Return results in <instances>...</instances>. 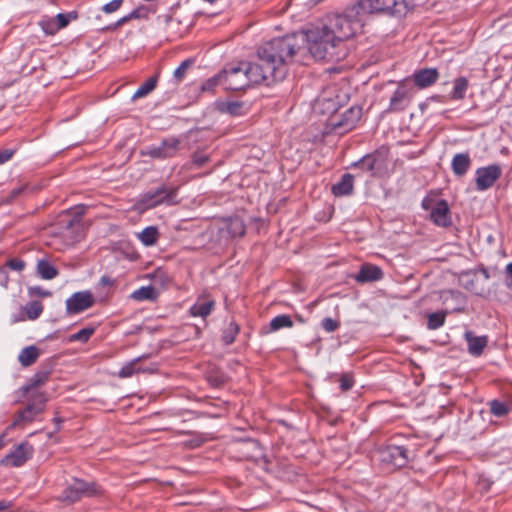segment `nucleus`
<instances>
[{"mask_svg":"<svg viewBox=\"0 0 512 512\" xmlns=\"http://www.w3.org/2000/svg\"><path fill=\"white\" fill-rule=\"evenodd\" d=\"M355 166L375 175L382 167V160L376 155H366L359 162L355 163Z\"/></svg>","mask_w":512,"mask_h":512,"instance_id":"aec40b11","label":"nucleus"},{"mask_svg":"<svg viewBox=\"0 0 512 512\" xmlns=\"http://www.w3.org/2000/svg\"><path fill=\"white\" fill-rule=\"evenodd\" d=\"M294 38L272 39L257 50L255 62H238L227 65L222 71L223 87L238 91L252 84L272 86L287 76L286 62L296 47Z\"/></svg>","mask_w":512,"mask_h":512,"instance_id":"f257e3e1","label":"nucleus"},{"mask_svg":"<svg viewBox=\"0 0 512 512\" xmlns=\"http://www.w3.org/2000/svg\"><path fill=\"white\" fill-rule=\"evenodd\" d=\"M193 61L191 59L184 60L174 71L173 77L177 83L181 82L187 70L191 67Z\"/></svg>","mask_w":512,"mask_h":512,"instance_id":"473e14b6","label":"nucleus"},{"mask_svg":"<svg viewBox=\"0 0 512 512\" xmlns=\"http://www.w3.org/2000/svg\"><path fill=\"white\" fill-rule=\"evenodd\" d=\"M439 77V73L435 68H424L416 71L413 78L414 87L417 86L420 89H425L433 85Z\"/></svg>","mask_w":512,"mask_h":512,"instance_id":"4468645a","label":"nucleus"},{"mask_svg":"<svg viewBox=\"0 0 512 512\" xmlns=\"http://www.w3.org/2000/svg\"><path fill=\"white\" fill-rule=\"evenodd\" d=\"M94 297L90 291H80L72 294L66 300V310L69 314H76L90 308Z\"/></svg>","mask_w":512,"mask_h":512,"instance_id":"9b49d317","label":"nucleus"},{"mask_svg":"<svg viewBox=\"0 0 512 512\" xmlns=\"http://www.w3.org/2000/svg\"><path fill=\"white\" fill-rule=\"evenodd\" d=\"M506 273H507V276L512 280V263H509L506 266Z\"/></svg>","mask_w":512,"mask_h":512,"instance_id":"603ef678","label":"nucleus"},{"mask_svg":"<svg viewBox=\"0 0 512 512\" xmlns=\"http://www.w3.org/2000/svg\"><path fill=\"white\" fill-rule=\"evenodd\" d=\"M469 88V81L466 77L460 76L454 79L453 81V89L449 93V98L451 100H463L466 96V92Z\"/></svg>","mask_w":512,"mask_h":512,"instance_id":"4be33fe9","label":"nucleus"},{"mask_svg":"<svg viewBox=\"0 0 512 512\" xmlns=\"http://www.w3.org/2000/svg\"><path fill=\"white\" fill-rule=\"evenodd\" d=\"M30 294L40 296V297H49L51 296V292L49 290L43 289L42 287L35 286L30 287Z\"/></svg>","mask_w":512,"mask_h":512,"instance_id":"49530a36","label":"nucleus"},{"mask_svg":"<svg viewBox=\"0 0 512 512\" xmlns=\"http://www.w3.org/2000/svg\"><path fill=\"white\" fill-rule=\"evenodd\" d=\"M39 357V349L32 345L25 347L21 350V352L18 355V360L21 363L22 366L28 367L36 362V360Z\"/></svg>","mask_w":512,"mask_h":512,"instance_id":"b1692460","label":"nucleus"},{"mask_svg":"<svg viewBox=\"0 0 512 512\" xmlns=\"http://www.w3.org/2000/svg\"><path fill=\"white\" fill-rule=\"evenodd\" d=\"M328 110H330L331 112L335 111L336 110V103L332 100H328V107H327Z\"/></svg>","mask_w":512,"mask_h":512,"instance_id":"3c124183","label":"nucleus"},{"mask_svg":"<svg viewBox=\"0 0 512 512\" xmlns=\"http://www.w3.org/2000/svg\"><path fill=\"white\" fill-rule=\"evenodd\" d=\"M218 85L223 86V77H222L221 72L219 74L207 79L202 84L201 90H202V92H213L215 87H217Z\"/></svg>","mask_w":512,"mask_h":512,"instance_id":"2f4dec72","label":"nucleus"},{"mask_svg":"<svg viewBox=\"0 0 512 512\" xmlns=\"http://www.w3.org/2000/svg\"><path fill=\"white\" fill-rule=\"evenodd\" d=\"M123 3V0H112L102 7V11L109 14L117 11Z\"/></svg>","mask_w":512,"mask_h":512,"instance_id":"a19ab883","label":"nucleus"},{"mask_svg":"<svg viewBox=\"0 0 512 512\" xmlns=\"http://www.w3.org/2000/svg\"><path fill=\"white\" fill-rule=\"evenodd\" d=\"M8 282V275L4 268H0V284L6 286Z\"/></svg>","mask_w":512,"mask_h":512,"instance_id":"09e8293b","label":"nucleus"},{"mask_svg":"<svg viewBox=\"0 0 512 512\" xmlns=\"http://www.w3.org/2000/svg\"><path fill=\"white\" fill-rule=\"evenodd\" d=\"M129 20H130V18H128V15H126V16H124V17H122L121 19L118 20L117 25H122V24L126 23Z\"/></svg>","mask_w":512,"mask_h":512,"instance_id":"864d4df0","label":"nucleus"},{"mask_svg":"<svg viewBox=\"0 0 512 512\" xmlns=\"http://www.w3.org/2000/svg\"><path fill=\"white\" fill-rule=\"evenodd\" d=\"M293 326V321L289 315L281 314L274 317L269 324L268 332H275L282 328H291Z\"/></svg>","mask_w":512,"mask_h":512,"instance_id":"cd10ccee","label":"nucleus"},{"mask_svg":"<svg viewBox=\"0 0 512 512\" xmlns=\"http://www.w3.org/2000/svg\"><path fill=\"white\" fill-rule=\"evenodd\" d=\"M141 17V10L140 9H135L133 10L132 12H130L128 14V18L131 19H137V18H140Z\"/></svg>","mask_w":512,"mask_h":512,"instance_id":"8fccbe9b","label":"nucleus"},{"mask_svg":"<svg viewBox=\"0 0 512 512\" xmlns=\"http://www.w3.org/2000/svg\"><path fill=\"white\" fill-rule=\"evenodd\" d=\"M33 452L34 449L31 444L22 442L1 460V464L11 467H20L32 457Z\"/></svg>","mask_w":512,"mask_h":512,"instance_id":"9d476101","label":"nucleus"},{"mask_svg":"<svg viewBox=\"0 0 512 512\" xmlns=\"http://www.w3.org/2000/svg\"><path fill=\"white\" fill-rule=\"evenodd\" d=\"M176 196L177 188L163 185L154 191L143 194L135 203L134 208L138 212H144L160 204L174 205L177 203Z\"/></svg>","mask_w":512,"mask_h":512,"instance_id":"20e7f679","label":"nucleus"},{"mask_svg":"<svg viewBox=\"0 0 512 512\" xmlns=\"http://www.w3.org/2000/svg\"><path fill=\"white\" fill-rule=\"evenodd\" d=\"M323 100H324V98L320 97V98L317 99V103L319 104Z\"/></svg>","mask_w":512,"mask_h":512,"instance_id":"13d9d810","label":"nucleus"},{"mask_svg":"<svg viewBox=\"0 0 512 512\" xmlns=\"http://www.w3.org/2000/svg\"><path fill=\"white\" fill-rule=\"evenodd\" d=\"M40 25L43 31L48 35H53L60 30L57 21H55L54 18L43 19L40 22Z\"/></svg>","mask_w":512,"mask_h":512,"instance_id":"e433bc0d","label":"nucleus"},{"mask_svg":"<svg viewBox=\"0 0 512 512\" xmlns=\"http://www.w3.org/2000/svg\"><path fill=\"white\" fill-rule=\"evenodd\" d=\"M322 327L327 332H333L339 327V323L332 318H324L322 320Z\"/></svg>","mask_w":512,"mask_h":512,"instance_id":"79ce46f5","label":"nucleus"},{"mask_svg":"<svg viewBox=\"0 0 512 512\" xmlns=\"http://www.w3.org/2000/svg\"><path fill=\"white\" fill-rule=\"evenodd\" d=\"M14 154V150L4 149L0 151V164H3L9 161Z\"/></svg>","mask_w":512,"mask_h":512,"instance_id":"de8ad7c7","label":"nucleus"},{"mask_svg":"<svg viewBox=\"0 0 512 512\" xmlns=\"http://www.w3.org/2000/svg\"><path fill=\"white\" fill-rule=\"evenodd\" d=\"M348 17L359 20L361 28L364 25V16L373 13H386L390 15H403L407 11L405 0H359L346 9Z\"/></svg>","mask_w":512,"mask_h":512,"instance_id":"7ed1b4c3","label":"nucleus"},{"mask_svg":"<svg viewBox=\"0 0 512 512\" xmlns=\"http://www.w3.org/2000/svg\"><path fill=\"white\" fill-rule=\"evenodd\" d=\"M46 399L40 395L32 403L28 404L26 408L19 413L17 418L8 427L9 429L16 428L21 422H32L37 414H39L44 407Z\"/></svg>","mask_w":512,"mask_h":512,"instance_id":"f8f14e48","label":"nucleus"},{"mask_svg":"<svg viewBox=\"0 0 512 512\" xmlns=\"http://www.w3.org/2000/svg\"><path fill=\"white\" fill-rule=\"evenodd\" d=\"M214 305V300L200 297L190 307L189 312L193 317H201L204 319L212 312Z\"/></svg>","mask_w":512,"mask_h":512,"instance_id":"a211bd4d","label":"nucleus"},{"mask_svg":"<svg viewBox=\"0 0 512 512\" xmlns=\"http://www.w3.org/2000/svg\"><path fill=\"white\" fill-rule=\"evenodd\" d=\"M23 320H25V316L15 317V318L12 320V322H13V323H16V322H18V321H23Z\"/></svg>","mask_w":512,"mask_h":512,"instance_id":"6e6d98bb","label":"nucleus"},{"mask_svg":"<svg viewBox=\"0 0 512 512\" xmlns=\"http://www.w3.org/2000/svg\"><path fill=\"white\" fill-rule=\"evenodd\" d=\"M340 388L342 391H348L350 390L353 385H354V381H353V378L351 375H348V374H344L340 377Z\"/></svg>","mask_w":512,"mask_h":512,"instance_id":"ea45409f","label":"nucleus"},{"mask_svg":"<svg viewBox=\"0 0 512 512\" xmlns=\"http://www.w3.org/2000/svg\"><path fill=\"white\" fill-rule=\"evenodd\" d=\"M361 117L362 108L358 106L351 107L343 114V120L340 125L343 126L346 130H351L361 119Z\"/></svg>","mask_w":512,"mask_h":512,"instance_id":"5701e85b","label":"nucleus"},{"mask_svg":"<svg viewBox=\"0 0 512 512\" xmlns=\"http://www.w3.org/2000/svg\"><path fill=\"white\" fill-rule=\"evenodd\" d=\"M143 357H138V358H135L133 359L132 361L126 363L118 372V376L120 378H129L131 376H133L134 374L136 373H139V372H149V373H153L155 371V369H152V368H149V369H146V368H141L138 364L139 362L141 361Z\"/></svg>","mask_w":512,"mask_h":512,"instance_id":"412c9836","label":"nucleus"},{"mask_svg":"<svg viewBox=\"0 0 512 512\" xmlns=\"http://www.w3.org/2000/svg\"><path fill=\"white\" fill-rule=\"evenodd\" d=\"M430 218L437 226L448 227L451 224V217L447 201H438L431 210Z\"/></svg>","mask_w":512,"mask_h":512,"instance_id":"ddd939ff","label":"nucleus"},{"mask_svg":"<svg viewBox=\"0 0 512 512\" xmlns=\"http://www.w3.org/2000/svg\"><path fill=\"white\" fill-rule=\"evenodd\" d=\"M221 110L230 115H239L242 110V104L239 102H228L222 105Z\"/></svg>","mask_w":512,"mask_h":512,"instance_id":"58836bf2","label":"nucleus"},{"mask_svg":"<svg viewBox=\"0 0 512 512\" xmlns=\"http://www.w3.org/2000/svg\"><path fill=\"white\" fill-rule=\"evenodd\" d=\"M137 238L145 245H154L159 238V231L155 226H148L137 234Z\"/></svg>","mask_w":512,"mask_h":512,"instance_id":"393cba45","label":"nucleus"},{"mask_svg":"<svg viewBox=\"0 0 512 512\" xmlns=\"http://www.w3.org/2000/svg\"><path fill=\"white\" fill-rule=\"evenodd\" d=\"M383 277L381 268L371 264H364L361 266L358 274L355 276V280L359 283H366L372 281H378Z\"/></svg>","mask_w":512,"mask_h":512,"instance_id":"dca6fc26","label":"nucleus"},{"mask_svg":"<svg viewBox=\"0 0 512 512\" xmlns=\"http://www.w3.org/2000/svg\"><path fill=\"white\" fill-rule=\"evenodd\" d=\"M37 272L41 278L46 280H51L58 274L57 269L45 259H41L37 262Z\"/></svg>","mask_w":512,"mask_h":512,"instance_id":"bb28decb","label":"nucleus"},{"mask_svg":"<svg viewBox=\"0 0 512 512\" xmlns=\"http://www.w3.org/2000/svg\"><path fill=\"white\" fill-rule=\"evenodd\" d=\"M377 455L380 462L395 468H402L409 461L407 450L402 446L383 447L378 450Z\"/></svg>","mask_w":512,"mask_h":512,"instance_id":"0eeeda50","label":"nucleus"},{"mask_svg":"<svg viewBox=\"0 0 512 512\" xmlns=\"http://www.w3.org/2000/svg\"><path fill=\"white\" fill-rule=\"evenodd\" d=\"M226 230L231 237L243 236L245 233V225L240 218L234 217L229 219L226 223Z\"/></svg>","mask_w":512,"mask_h":512,"instance_id":"c85d7f7f","label":"nucleus"},{"mask_svg":"<svg viewBox=\"0 0 512 512\" xmlns=\"http://www.w3.org/2000/svg\"><path fill=\"white\" fill-rule=\"evenodd\" d=\"M100 492L101 490L96 483L75 478L63 490L60 498L65 502L74 503L84 497L96 496Z\"/></svg>","mask_w":512,"mask_h":512,"instance_id":"39448f33","label":"nucleus"},{"mask_svg":"<svg viewBox=\"0 0 512 512\" xmlns=\"http://www.w3.org/2000/svg\"><path fill=\"white\" fill-rule=\"evenodd\" d=\"M501 174L502 169L498 164L478 168L475 172L477 190L485 191L489 189L501 177Z\"/></svg>","mask_w":512,"mask_h":512,"instance_id":"1a4fd4ad","label":"nucleus"},{"mask_svg":"<svg viewBox=\"0 0 512 512\" xmlns=\"http://www.w3.org/2000/svg\"><path fill=\"white\" fill-rule=\"evenodd\" d=\"M158 77L157 75L151 76L148 78L133 94L132 100H137L140 98L146 97L148 94H150L157 85Z\"/></svg>","mask_w":512,"mask_h":512,"instance_id":"a878e982","label":"nucleus"},{"mask_svg":"<svg viewBox=\"0 0 512 512\" xmlns=\"http://www.w3.org/2000/svg\"><path fill=\"white\" fill-rule=\"evenodd\" d=\"M71 18V14L64 13H59L56 17H54L55 21H57L59 29L66 27L69 24Z\"/></svg>","mask_w":512,"mask_h":512,"instance_id":"37998d69","label":"nucleus"},{"mask_svg":"<svg viewBox=\"0 0 512 512\" xmlns=\"http://www.w3.org/2000/svg\"><path fill=\"white\" fill-rule=\"evenodd\" d=\"M415 93L412 80L406 78L400 81L390 97L388 112H401L404 111L411 103Z\"/></svg>","mask_w":512,"mask_h":512,"instance_id":"423d86ee","label":"nucleus"},{"mask_svg":"<svg viewBox=\"0 0 512 512\" xmlns=\"http://www.w3.org/2000/svg\"><path fill=\"white\" fill-rule=\"evenodd\" d=\"M490 410L494 416L503 417L508 413L509 407L501 401L493 400L490 403Z\"/></svg>","mask_w":512,"mask_h":512,"instance_id":"72a5a7b5","label":"nucleus"},{"mask_svg":"<svg viewBox=\"0 0 512 512\" xmlns=\"http://www.w3.org/2000/svg\"><path fill=\"white\" fill-rule=\"evenodd\" d=\"M361 30L359 20L343 14L329 15L325 20L309 28L305 33L298 32L278 37L277 39L294 38L296 47L286 62L287 72L294 57L300 54L307 44V49L316 60H339L344 56L343 42Z\"/></svg>","mask_w":512,"mask_h":512,"instance_id":"f03ea898","label":"nucleus"},{"mask_svg":"<svg viewBox=\"0 0 512 512\" xmlns=\"http://www.w3.org/2000/svg\"><path fill=\"white\" fill-rule=\"evenodd\" d=\"M209 160V156L202 152H197L193 155V164L197 167L203 166Z\"/></svg>","mask_w":512,"mask_h":512,"instance_id":"c03bdc74","label":"nucleus"},{"mask_svg":"<svg viewBox=\"0 0 512 512\" xmlns=\"http://www.w3.org/2000/svg\"><path fill=\"white\" fill-rule=\"evenodd\" d=\"M7 266L12 270L22 271L25 267V262L20 259L13 258L7 262Z\"/></svg>","mask_w":512,"mask_h":512,"instance_id":"a18cd8bd","label":"nucleus"},{"mask_svg":"<svg viewBox=\"0 0 512 512\" xmlns=\"http://www.w3.org/2000/svg\"><path fill=\"white\" fill-rule=\"evenodd\" d=\"M181 148V141L178 138L170 137L164 139L160 145L148 147L142 152L143 155L157 159L174 157Z\"/></svg>","mask_w":512,"mask_h":512,"instance_id":"6e6552de","label":"nucleus"},{"mask_svg":"<svg viewBox=\"0 0 512 512\" xmlns=\"http://www.w3.org/2000/svg\"><path fill=\"white\" fill-rule=\"evenodd\" d=\"M471 166V158L468 153L455 154L451 161V168L456 176H463Z\"/></svg>","mask_w":512,"mask_h":512,"instance_id":"6ab92c4d","label":"nucleus"},{"mask_svg":"<svg viewBox=\"0 0 512 512\" xmlns=\"http://www.w3.org/2000/svg\"><path fill=\"white\" fill-rule=\"evenodd\" d=\"M464 337L468 344V352L473 356H480L487 346V336H476L472 331H466Z\"/></svg>","mask_w":512,"mask_h":512,"instance_id":"2eb2a0df","label":"nucleus"},{"mask_svg":"<svg viewBox=\"0 0 512 512\" xmlns=\"http://www.w3.org/2000/svg\"><path fill=\"white\" fill-rule=\"evenodd\" d=\"M95 329L92 327H86L74 333L70 336L71 341L86 342L94 334Z\"/></svg>","mask_w":512,"mask_h":512,"instance_id":"f704fd0d","label":"nucleus"},{"mask_svg":"<svg viewBox=\"0 0 512 512\" xmlns=\"http://www.w3.org/2000/svg\"><path fill=\"white\" fill-rule=\"evenodd\" d=\"M445 314L443 313H431L428 316V328L429 329H437L444 324Z\"/></svg>","mask_w":512,"mask_h":512,"instance_id":"c9c22d12","label":"nucleus"},{"mask_svg":"<svg viewBox=\"0 0 512 512\" xmlns=\"http://www.w3.org/2000/svg\"><path fill=\"white\" fill-rule=\"evenodd\" d=\"M238 333V326L231 323L229 327L223 332V341L225 344H232L235 340V336Z\"/></svg>","mask_w":512,"mask_h":512,"instance_id":"4c0bfd02","label":"nucleus"},{"mask_svg":"<svg viewBox=\"0 0 512 512\" xmlns=\"http://www.w3.org/2000/svg\"><path fill=\"white\" fill-rule=\"evenodd\" d=\"M76 221H78L76 217L73 220L69 221L67 228H70L71 226H73Z\"/></svg>","mask_w":512,"mask_h":512,"instance_id":"4d7b16f0","label":"nucleus"},{"mask_svg":"<svg viewBox=\"0 0 512 512\" xmlns=\"http://www.w3.org/2000/svg\"><path fill=\"white\" fill-rule=\"evenodd\" d=\"M6 436V433H3L2 435H0V449L4 446L5 442H4V438Z\"/></svg>","mask_w":512,"mask_h":512,"instance_id":"5fc2aeb1","label":"nucleus"},{"mask_svg":"<svg viewBox=\"0 0 512 512\" xmlns=\"http://www.w3.org/2000/svg\"><path fill=\"white\" fill-rule=\"evenodd\" d=\"M26 318L29 320H36L43 312V305L39 301H32L27 303L23 308Z\"/></svg>","mask_w":512,"mask_h":512,"instance_id":"c756f323","label":"nucleus"},{"mask_svg":"<svg viewBox=\"0 0 512 512\" xmlns=\"http://www.w3.org/2000/svg\"><path fill=\"white\" fill-rule=\"evenodd\" d=\"M354 177L346 173L331 187V192L336 197L347 196L353 192Z\"/></svg>","mask_w":512,"mask_h":512,"instance_id":"f3484780","label":"nucleus"},{"mask_svg":"<svg viewBox=\"0 0 512 512\" xmlns=\"http://www.w3.org/2000/svg\"><path fill=\"white\" fill-rule=\"evenodd\" d=\"M156 297L155 289L152 286H143L131 294L136 301L153 300Z\"/></svg>","mask_w":512,"mask_h":512,"instance_id":"7c9ffc66","label":"nucleus"}]
</instances>
